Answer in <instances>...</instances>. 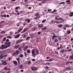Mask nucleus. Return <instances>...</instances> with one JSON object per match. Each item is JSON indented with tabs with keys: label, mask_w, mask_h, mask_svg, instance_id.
<instances>
[{
	"label": "nucleus",
	"mask_w": 73,
	"mask_h": 73,
	"mask_svg": "<svg viewBox=\"0 0 73 73\" xmlns=\"http://www.w3.org/2000/svg\"><path fill=\"white\" fill-rule=\"evenodd\" d=\"M11 42H9L8 43L6 42L5 43L4 45L2 44L1 46L0 47V49H5L7 48L8 47H9L11 46Z\"/></svg>",
	"instance_id": "obj_1"
},
{
	"label": "nucleus",
	"mask_w": 73,
	"mask_h": 73,
	"mask_svg": "<svg viewBox=\"0 0 73 73\" xmlns=\"http://www.w3.org/2000/svg\"><path fill=\"white\" fill-rule=\"evenodd\" d=\"M6 54V52L5 51H2L0 52V58H3L4 57H6L7 55H4Z\"/></svg>",
	"instance_id": "obj_2"
},
{
	"label": "nucleus",
	"mask_w": 73,
	"mask_h": 73,
	"mask_svg": "<svg viewBox=\"0 0 73 73\" xmlns=\"http://www.w3.org/2000/svg\"><path fill=\"white\" fill-rule=\"evenodd\" d=\"M31 52L32 53V55H33L34 57H35L36 54H35V52H36V50L35 49H33L32 50Z\"/></svg>",
	"instance_id": "obj_3"
},
{
	"label": "nucleus",
	"mask_w": 73,
	"mask_h": 73,
	"mask_svg": "<svg viewBox=\"0 0 73 73\" xmlns=\"http://www.w3.org/2000/svg\"><path fill=\"white\" fill-rule=\"evenodd\" d=\"M2 64L3 65H6L8 64V63L5 61V60H1Z\"/></svg>",
	"instance_id": "obj_4"
},
{
	"label": "nucleus",
	"mask_w": 73,
	"mask_h": 73,
	"mask_svg": "<svg viewBox=\"0 0 73 73\" xmlns=\"http://www.w3.org/2000/svg\"><path fill=\"white\" fill-rule=\"evenodd\" d=\"M43 27H44V25L43 24H40L38 25V27L40 28H42Z\"/></svg>",
	"instance_id": "obj_5"
},
{
	"label": "nucleus",
	"mask_w": 73,
	"mask_h": 73,
	"mask_svg": "<svg viewBox=\"0 0 73 73\" xmlns=\"http://www.w3.org/2000/svg\"><path fill=\"white\" fill-rule=\"evenodd\" d=\"M31 69L33 70H37V68L35 67H31Z\"/></svg>",
	"instance_id": "obj_6"
},
{
	"label": "nucleus",
	"mask_w": 73,
	"mask_h": 73,
	"mask_svg": "<svg viewBox=\"0 0 73 73\" xmlns=\"http://www.w3.org/2000/svg\"><path fill=\"white\" fill-rule=\"evenodd\" d=\"M22 30H23V28H19L18 29V32L16 33H19V32H21V31H22Z\"/></svg>",
	"instance_id": "obj_7"
},
{
	"label": "nucleus",
	"mask_w": 73,
	"mask_h": 73,
	"mask_svg": "<svg viewBox=\"0 0 73 73\" xmlns=\"http://www.w3.org/2000/svg\"><path fill=\"white\" fill-rule=\"evenodd\" d=\"M20 34H18L14 38H19V37H20Z\"/></svg>",
	"instance_id": "obj_8"
},
{
	"label": "nucleus",
	"mask_w": 73,
	"mask_h": 73,
	"mask_svg": "<svg viewBox=\"0 0 73 73\" xmlns=\"http://www.w3.org/2000/svg\"><path fill=\"white\" fill-rule=\"evenodd\" d=\"M39 54V51L38 50H36L35 54V55H37V54Z\"/></svg>",
	"instance_id": "obj_9"
},
{
	"label": "nucleus",
	"mask_w": 73,
	"mask_h": 73,
	"mask_svg": "<svg viewBox=\"0 0 73 73\" xmlns=\"http://www.w3.org/2000/svg\"><path fill=\"white\" fill-rule=\"evenodd\" d=\"M26 22H27V23H30V21H31V20H30V19H26Z\"/></svg>",
	"instance_id": "obj_10"
},
{
	"label": "nucleus",
	"mask_w": 73,
	"mask_h": 73,
	"mask_svg": "<svg viewBox=\"0 0 73 73\" xmlns=\"http://www.w3.org/2000/svg\"><path fill=\"white\" fill-rule=\"evenodd\" d=\"M16 60H17L18 64H20V58H17Z\"/></svg>",
	"instance_id": "obj_11"
},
{
	"label": "nucleus",
	"mask_w": 73,
	"mask_h": 73,
	"mask_svg": "<svg viewBox=\"0 0 73 73\" xmlns=\"http://www.w3.org/2000/svg\"><path fill=\"white\" fill-rule=\"evenodd\" d=\"M28 30V29L27 28V29H25L22 32H21V33H24V32H25L26 31H27Z\"/></svg>",
	"instance_id": "obj_12"
},
{
	"label": "nucleus",
	"mask_w": 73,
	"mask_h": 73,
	"mask_svg": "<svg viewBox=\"0 0 73 73\" xmlns=\"http://www.w3.org/2000/svg\"><path fill=\"white\" fill-rule=\"evenodd\" d=\"M45 61H53V59H50L48 60H46Z\"/></svg>",
	"instance_id": "obj_13"
},
{
	"label": "nucleus",
	"mask_w": 73,
	"mask_h": 73,
	"mask_svg": "<svg viewBox=\"0 0 73 73\" xmlns=\"http://www.w3.org/2000/svg\"><path fill=\"white\" fill-rule=\"evenodd\" d=\"M19 45H18L17 46H14V48L15 49H17L18 48H19Z\"/></svg>",
	"instance_id": "obj_14"
},
{
	"label": "nucleus",
	"mask_w": 73,
	"mask_h": 73,
	"mask_svg": "<svg viewBox=\"0 0 73 73\" xmlns=\"http://www.w3.org/2000/svg\"><path fill=\"white\" fill-rule=\"evenodd\" d=\"M14 64L15 65H17V61H13V62Z\"/></svg>",
	"instance_id": "obj_15"
},
{
	"label": "nucleus",
	"mask_w": 73,
	"mask_h": 73,
	"mask_svg": "<svg viewBox=\"0 0 73 73\" xmlns=\"http://www.w3.org/2000/svg\"><path fill=\"white\" fill-rule=\"evenodd\" d=\"M55 37H57V36L54 35L52 37V38L53 40L55 39Z\"/></svg>",
	"instance_id": "obj_16"
},
{
	"label": "nucleus",
	"mask_w": 73,
	"mask_h": 73,
	"mask_svg": "<svg viewBox=\"0 0 73 73\" xmlns=\"http://www.w3.org/2000/svg\"><path fill=\"white\" fill-rule=\"evenodd\" d=\"M70 15L69 16H70V17H72L73 16V12L70 13Z\"/></svg>",
	"instance_id": "obj_17"
},
{
	"label": "nucleus",
	"mask_w": 73,
	"mask_h": 73,
	"mask_svg": "<svg viewBox=\"0 0 73 73\" xmlns=\"http://www.w3.org/2000/svg\"><path fill=\"white\" fill-rule=\"evenodd\" d=\"M69 58L71 60H73V54H72V56H70Z\"/></svg>",
	"instance_id": "obj_18"
},
{
	"label": "nucleus",
	"mask_w": 73,
	"mask_h": 73,
	"mask_svg": "<svg viewBox=\"0 0 73 73\" xmlns=\"http://www.w3.org/2000/svg\"><path fill=\"white\" fill-rule=\"evenodd\" d=\"M60 52L62 53H64V49H62L60 51Z\"/></svg>",
	"instance_id": "obj_19"
},
{
	"label": "nucleus",
	"mask_w": 73,
	"mask_h": 73,
	"mask_svg": "<svg viewBox=\"0 0 73 73\" xmlns=\"http://www.w3.org/2000/svg\"><path fill=\"white\" fill-rule=\"evenodd\" d=\"M15 55H17V54L16 52H14L12 54L13 56H15Z\"/></svg>",
	"instance_id": "obj_20"
},
{
	"label": "nucleus",
	"mask_w": 73,
	"mask_h": 73,
	"mask_svg": "<svg viewBox=\"0 0 73 73\" xmlns=\"http://www.w3.org/2000/svg\"><path fill=\"white\" fill-rule=\"evenodd\" d=\"M65 26L66 27V28L68 27H70V26L68 25V24H66V25H65Z\"/></svg>",
	"instance_id": "obj_21"
},
{
	"label": "nucleus",
	"mask_w": 73,
	"mask_h": 73,
	"mask_svg": "<svg viewBox=\"0 0 73 73\" xmlns=\"http://www.w3.org/2000/svg\"><path fill=\"white\" fill-rule=\"evenodd\" d=\"M27 53H31V50L28 49L27 50Z\"/></svg>",
	"instance_id": "obj_22"
},
{
	"label": "nucleus",
	"mask_w": 73,
	"mask_h": 73,
	"mask_svg": "<svg viewBox=\"0 0 73 73\" xmlns=\"http://www.w3.org/2000/svg\"><path fill=\"white\" fill-rule=\"evenodd\" d=\"M30 37L29 36L27 37L26 38V41H28V40H29V39H30Z\"/></svg>",
	"instance_id": "obj_23"
},
{
	"label": "nucleus",
	"mask_w": 73,
	"mask_h": 73,
	"mask_svg": "<svg viewBox=\"0 0 73 73\" xmlns=\"http://www.w3.org/2000/svg\"><path fill=\"white\" fill-rule=\"evenodd\" d=\"M66 2H67V3H68V4L71 3V2H70V0H66Z\"/></svg>",
	"instance_id": "obj_24"
},
{
	"label": "nucleus",
	"mask_w": 73,
	"mask_h": 73,
	"mask_svg": "<svg viewBox=\"0 0 73 73\" xmlns=\"http://www.w3.org/2000/svg\"><path fill=\"white\" fill-rule=\"evenodd\" d=\"M4 70H9V69H8L7 68L5 67L4 68Z\"/></svg>",
	"instance_id": "obj_25"
},
{
	"label": "nucleus",
	"mask_w": 73,
	"mask_h": 73,
	"mask_svg": "<svg viewBox=\"0 0 73 73\" xmlns=\"http://www.w3.org/2000/svg\"><path fill=\"white\" fill-rule=\"evenodd\" d=\"M61 22H59V21H55L54 22V23H61Z\"/></svg>",
	"instance_id": "obj_26"
},
{
	"label": "nucleus",
	"mask_w": 73,
	"mask_h": 73,
	"mask_svg": "<svg viewBox=\"0 0 73 73\" xmlns=\"http://www.w3.org/2000/svg\"><path fill=\"white\" fill-rule=\"evenodd\" d=\"M65 4V2H63L61 3H59V4L60 5V4Z\"/></svg>",
	"instance_id": "obj_27"
},
{
	"label": "nucleus",
	"mask_w": 73,
	"mask_h": 73,
	"mask_svg": "<svg viewBox=\"0 0 73 73\" xmlns=\"http://www.w3.org/2000/svg\"><path fill=\"white\" fill-rule=\"evenodd\" d=\"M39 15V13H36L35 14V16H38Z\"/></svg>",
	"instance_id": "obj_28"
},
{
	"label": "nucleus",
	"mask_w": 73,
	"mask_h": 73,
	"mask_svg": "<svg viewBox=\"0 0 73 73\" xmlns=\"http://www.w3.org/2000/svg\"><path fill=\"white\" fill-rule=\"evenodd\" d=\"M19 68L20 69H23V66H22V65H21L19 66Z\"/></svg>",
	"instance_id": "obj_29"
},
{
	"label": "nucleus",
	"mask_w": 73,
	"mask_h": 73,
	"mask_svg": "<svg viewBox=\"0 0 73 73\" xmlns=\"http://www.w3.org/2000/svg\"><path fill=\"white\" fill-rule=\"evenodd\" d=\"M67 34H70L71 33V31H67Z\"/></svg>",
	"instance_id": "obj_30"
},
{
	"label": "nucleus",
	"mask_w": 73,
	"mask_h": 73,
	"mask_svg": "<svg viewBox=\"0 0 73 73\" xmlns=\"http://www.w3.org/2000/svg\"><path fill=\"white\" fill-rule=\"evenodd\" d=\"M66 69H70V67L68 66L67 67V68H66Z\"/></svg>",
	"instance_id": "obj_31"
},
{
	"label": "nucleus",
	"mask_w": 73,
	"mask_h": 73,
	"mask_svg": "<svg viewBox=\"0 0 73 73\" xmlns=\"http://www.w3.org/2000/svg\"><path fill=\"white\" fill-rule=\"evenodd\" d=\"M6 37L4 38L3 39V41H5L6 40Z\"/></svg>",
	"instance_id": "obj_32"
},
{
	"label": "nucleus",
	"mask_w": 73,
	"mask_h": 73,
	"mask_svg": "<svg viewBox=\"0 0 73 73\" xmlns=\"http://www.w3.org/2000/svg\"><path fill=\"white\" fill-rule=\"evenodd\" d=\"M6 37L7 38H12V37L10 36H7Z\"/></svg>",
	"instance_id": "obj_33"
},
{
	"label": "nucleus",
	"mask_w": 73,
	"mask_h": 73,
	"mask_svg": "<svg viewBox=\"0 0 73 73\" xmlns=\"http://www.w3.org/2000/svg\"><path fill=\"white\" fill-rule=\"evenodd\" d=\"M72 50V49H69L68 50V52H71Z\"/></svg>",
	"instance_id": "obj_34"
},
{
	"label": "nucleus",
	"mask_w": 73,
	"mask_h": 73,
	"mask_svg": "<svg viewBox=\"0 0 73 73\" xmlns=\"http://www.w3.org/2000/svg\"><path fill=\"white\" fill-rule=\"evenodd\" d=\"M48 12H51V11H52V9H49L48 10Z\"/></svg>",
	"instance_id": "obj_35"
},
{
	"label": "nucleus",
	"mask_w": 73,
	"mask_h": 73,
	"mask_svg": "<svg viewBox=\"0 0 73 73\" xmlns=\"http://www.w3.org/2000/svg\"><path fill=\"white\" fill-rule=\"evenodd\" d=\"M54 41L55 42H58V39H56L54 40Z\"/></svg>",
	"instance_id": "obj_36"
},
{
	"label": "nucleus",
	"mask_w": 73,
	"mask_h": 73,
	"mask_svg": "<svg viewBox=\"0 0 73 73\" xmlns=\"http://www.w3.org/2000/svg\"><path fill=\"white\" fill-rule=\"evenodd\" d=\"M46 29V27H45L42 28V30H43V29H44V30H45V29Z\"/></svg>",
	"instance_id": "obj_37"
},
{
	"label": "nucleus",
	"mask_w": 73,
	"mask_h": 73,
	"mask_svg": "<svg viewBox=\"0 0 73 73\" xmlns=\"http://www.w3.org/2000/svg\"><path fill=\"white\" fill-rule=\"evenodd\" d=\"M46 19H44L43 20V21H42V23H44V22H45L46 21Z\"/></svg>",
	"instance_id": "obj_38"
},
{
	"label": "nucleus",
	"mask_w": 73,
	"mask_h": 73,
	"mask_svg": "<svg viewBox=\"0 0 73 73\" xmlns=\"http://www.w3.org/2000/svg\"><path fill=\"white\" fill-rule=\"evenodd\" d=\"M62 27V25L61 24L59 25H58L59 27Z\"/></svg>",
	"instance_id": "obj_39"
},
{
	"label": "nucleus",
	"mask_w": 73,
	"mask_h": 73,
	"mask_svg": "<svg viewBox=\"0 0 73 73\" xmlns=\"http://www.w3.org/2000/svg\"><path fill=\"white\" fill-rule=\"evenodd\" d=\"M62 20V18H58V20Z\"/></svg>",
	"instance_id": "obj_40"
},
{
	"label": "nucleus",
	"mask_w": 73,
	"mask_h": 73,
	"mask_svg": "<svg viewBox=\"0 0 73 73\" xmlns=\"http://www.w3.org/2000/svg\"><path fill=\"white\" fill-rule=\"evenodd\" d=\"M16 53H17V54H19V51L18 50H17L16 51Z\"/></svg>",
	"instance_id": "obj_41"
},
{
	"label": "nucleus",
	"mask_w": 73,
	"mask_h": 73,
	"mask_svg": "<svg viewBox=\"0 0 73 73\" xmlns=\"http://www.w3.org/2000/svg\"><path fill=\"white\" fill-rule=\"evenodd\" d=\"M6 15L5 14L4 15L1 16V17H6Z\"/></svg>",
	"instance_id": "obj_42"
},
{
	"label": "nucleus",
	"mask_w": 73,
	"mask_h": 73,
	"mask_svg": "<svg viewBox=\"0 0 73 73\" xmlns=\"http://www.w3.org/2000/svg\"><path fill=\"white\" fill-rule=\"evenodd\" d=\"M6 32L5 31H2V32H1V33H6Z\"/></svg>",
	"instance_id": "obj_43"
},
{
	"label": "nucleus",
	"mask_w": 73,
	"mask_h": 73,
	"mask_svg": "<svg viewBox=\"0 0 73 73\" xmlns=\"http://www.w3.org/2000/svg\"><path fill=\"white\" fill-rule=\"evenodd\" d=\"M50 64V63L47 62V63H45V64L46 65H49V64Z\"/></svg>",
	"instance_id": "obj_44"
},
{
	"label": "nucleus",
	"mask_w": 73,
	"mask_h": 73,
	"mask_svg": "<svg viewBox=\"0 0 73 73\" xmlns=\"http://www.w3.org/2000/svg\"><path fill=\"white\" fill-rule=\"evenodd\" d=\"M20 57L21 58L23 57V54H21V55H20Z\"/></svg>",
	"instance_id": "obj_45"
},
{
	"label": "nucleus",
	"mask_w": 73,
	"mask_h": 73,
	"mask_svg": "<svg viewBox=\"0 0 73 73\" xmlns=\"http://www.w3.org/2000/svg\"><path fill=\"white\" fill-rule=\"evenodd\" d=\"M69 64V62H67L66 63V65H68V64Z\"/></svg>",
	"instance_id": "obj_46"
},
{
	"label": "nucleus",
	"mask_w": 73,
	"mask_h": 73,
	"mask_svg": "<svg viewBox=\"0 0 73 73\" xmlns=\"http://www.w3.org/2000/svg\"><path fill=\"white\" fill-rule=\"evenodd\" d=\"M58 18L57 17H56L55 18V19L56 20H58Z\"/></svg>",
	"instance_id": "obj_47"
},
{
	"label": "nucleus",
	"mask_w": 73,
	"mask_h": 73,
	"mask_svg": "<svg viewBox=\"0 0 73 73\" xmlns=\"http://www.w3.org/2000/svg\"><path fill=\"white\" fill-rule=\"evenodd\" d=\"M32 61H36V60H35V59H32Z\"/></svg>",
	"instance_id": "obj_48"
},
{
	"label": "nucleus",
	"mask_w": 73,
	"mask_h": 73,
	"mask_svg": "<svg viewBox=\"0 0 73 73\" xmlns=\"http://www.w3.org/2000/svg\"><path fill=\"white\" fill-rule=\"evenodd\" d=\"M24 54L25 56H27V53L26 52H24Z\"/></svg>",
	"instance_id": "obj_49"
},
{
	"label": "nucleus",
	"mask_w": 73,
	"mask_h": 73,
	"mask_svg": "<svg viewBox=\"0 0 73 73\" xmlns=\"http://www.w3.org/2000/svg\"><path fill=\"white\" fill-rule=\"evenodd\" d=\"M27 49H26V48H24L23 49V50H24V51H25V50H26Z\"/></svg>",
	"instance_id": "obj_50"
},
{
	"label": "nucleus",
	"mask_w": 73,
	"mask_h": 73,
	"mask_svg": "<svg viewBox=\"0 0 73 73\" xmlns=\"http://www.w3.org/2000/svg\"><path fill=\"white\" fill-rule=\"evenodd\" d=\"M9 40L8 39H7L6 40V41H7V42H9Z\"/></svg>",
	"instance_id": "obj_51"
},
{
	"label": "nucleus",
	"mask_w": 73,
	"mask_h": 73,
	"mask_svg": "<svg viewBox=\"0 0 73 73\" xmlns=\"http://www.w3.org/2000/svg\"><path fill=\"white\" fill-rule=\"evenodd\" d=\"M40 34H41L40 32H39L38 33V35H40Z\"/></svg>",
	"instance_id": "obj_52"
},
{
	"label": "nucleus",
	"mask_w": 73,
	"mask_h": 73,
	"mask_svg": "<svg viewBox=\"0 0 73 73\" xmlns=\"http://www.w3.org/2000/svg\"><path fill=\"white\" fill-rule=\"evenodd\" d=\"M20 72H24V70H20Z\"/></svg>",
	"instance_id": "obj_53"
},
{
	"label": "nucleus",
	"mask_w": 73,
	"mask_h": 73,
	"mask_svg": "<svg viewBox=\"0 0 73 73\" xmlns=\"http://www.w3.org/2000/svg\"><path fill=\"white\" fill-rule=\"evenodd\" d=\"M20 42V40H18V41L17 42V43H19Z\"/></svg>",
	"instance_id": "obj_54"
},
{
	"label": "nucleus",
	"mask_w": 73,
	"mask_h": 73,
	"mask_svg": "<svg viewBox=\"0 0 73 73\" xmlns=\"http://www.w3.org/2000/svg\"><path fill=\"white\" fill-rule=\"evenodd\" d=\"M56 11H57V10H54L53 11V12H56Z\"/></svg>",
	"instance_id": "obj_55"
},
{
	"label": "nucleus",
	"mask_w": 73,
	"mask_h": 73,
	"mask_svg": "<svg viewBox=\"0 0 73 73\" xmlns=\"http://www.w3.org/2000/svg\"><path fill=\"white\" fill-rule=\"evenodd\" d=\"M46 59H48V58H50V57H47L46 58Z\"/></svg>",
	"instance_id": "obj_56"
},
{
	"label": "nucleus",
	"mask_w": 73,
	"mask_h": 73,
	"mask_svg": "<svg viewBox=\"0 0 73 73\" xmlns=\"http://www.w3.org/2000/svg\"><path fill=\"white\" fill-rule=\"evenodd\" d=\"M25 48H26V49H27V48H28V46H26L25 47Z\"/></svg>",
	"instance_id": "obj_57"
},
{
	"label": "nucleus",
	"mask_w": 73,
	"mask_h": 73,
	"mask_svg": "<svg viewBox=\"0 0 73 73\" xmlns=\"http://www.w3.org/2000/svg\"><path fill=\"white\" fill-rule=\"evenodd\" d=\"M15 9H16V10H17V9H18V7H16L15 8Z\"/></svg>",
	"instance_id": "obj_58"
},
{
	"label": "nucleus",
	"mask_w": 73,
	"mask_h": 73,
	"mask_svg": "<svg viewBox=\"0 0 73 73\" xmlns=\"http://www.w3.org/2000/svg\"><path fill=\"white\" fill-rule=\"evenodd\" d=\"M19 41H20V42H22V41H23V39H21V40H19Z\"/></svg>",
	"instance_id": "obj_59"
},
{
	"label": "nucleus",
	"mask_w": 73,
	"mask_h": 73,
	"mask_svg": "<svg viewBox=\"0 0 73 73\" xmlns=\"http://www.w3.org/2000/svg\"><path fill=\"white\" fill-rule=\"evenodd\" d=\"M25 3L26 2H28V0H25Z\"/></svg>",
	"instance_id": "obj_60"
},
{
	"label": "nucleus",
	"mask_w": 73,
	"mask_h": 73,
	"mask_svg": "<svg viewBox=\"0 0 73 73\" xmlns=\"http://www.w3.org/2000/svg\"><path fill=\"white\" fill-rule=\"evenodd\" d=\"M7 17H9V15H7Z\"/></svg>",
	"instance_id": "obj_61"
},
{
	"label": "nucleus",
	"mask_w": 73,
	"mask_h": 73,
	"mask_svg": "<svg viewBox=\"0 0 73 73\" xmlns=\"http://www.w3.org/2000/svg\"><path fill=\"white\" fill-rule=\"evenodd\" d=\"M68 46L69 47V48H70V45L69 44L68 45Z\"/></svg>",
	"instance_id": "obj_62"
},
{
	"label": "nucleus",
	"mask_w": 73,
	"mask_h": 73,
	"mask_svg": "<svg viewBox=\"0 0 73 73\" xmlns=\"http://www.w3.org/2000/svg\"><path fill=\"white\" fill-rule=\"evenodd\" d=\"M70 40L71 41H73V38H71V39H70Z\"/></svg>",
	"instance_id": "obj_63"
},
{
	"label": "nucleus",
	"mask_w": 73,
	"mask_h": 73,
	"mask_svg": "<svg viewBox=\"0 0 73 73\" xmlns=\"http://www.w3.org/2000/svg\"><path fill=\"white\" fill-rule=\"evenodd\" d=\"M7 73H11V71H8L7 72Z\"/></svg>",
	"instance_id": "obj_64"
}]
</instances>
